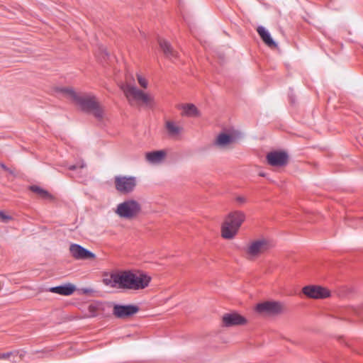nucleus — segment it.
Instances as JSON below:
<instances>
[{
    "label": "nucleus",
    "mask_w": 363,
    "mask_h": 363,
    "mask_svg": "<svg viewBox=\"0 0 363 363\" xmlns=\"http://www.w3.org/2000/svg\"><path fill=\"white\" fill-rule=\"evenodd\" d=\"M30 189L33 192L37 194L40 197L43 199H49L52 197L48 191L38 186H31Z\"/></svg>",
    "instance_id": "23"
},
{
    "label": "nucleus",
    "mask_w": 363,
    "mask_h": 363,
    "mask_svg": "<svg viewBox=\"0 0 363 363\" xmlns=\"http://www.w3.org/2000/svg\"><path fill=\"white\" fill-rule=\"evenodd\" d=\"M246 319L242 315L235 313H225L223 316V323L225 327H232L245 324Z\"/></svg>",
    "instance_id": "14"
},
{
    "label": "nucleus",
    "mask_w": 363,
    "mask_h": 363,
    "mask_svg": "<svg viewBox=\"0 0 363 363\" xmlns=\"http://www.w3.org/2000/svg\"><path fill=\"white\" fill-rule=\"evenodd\" d=\"M166 129L171 136H177L182 131V127L172 121H166Z\"/></svg>",
    "instance_id": "21"
},
{
    "label": "nucleus",
    "mask_w": 363,
    "mask_h": 363,
    "mask_svg": "<svg viewBox=\"0 0 363 363\" xmlns=\"http://www.w3.org/2000/svg\"><path fill=\"white\" fill-rule=\"evenodd\" d=\"M96 306H94L93 305H90L89 306V312L90 313L91 316H95L96 315Z\"/></svg>",
    "instance_id": "28"
},
{
    "label": "nucleus",
    "mask_w": 363,
    "mask_h": 363,
    "mask_svg": "<svg viewBox=\"0 0 363 363\" xmlns=\"http://www.w3.org/2000/svg\"><path fill=\"white\" fill-rule=\"evenodd\" d=\"M55 91L60 96L72 101L83 111L94 113H102L106 111L104 106L93 94L78 93L71 86H57L55 88Z\"/></svg>",
    "instance_id": "1"
},
{
    "label": "nucleus",
    "mask_w": 363,
    "mask_h": 363,
    "mask_svg": "<svg viewBox=\"0 0 363 363\" xmlns=\"http://www.w3.org/2000/svg\"><path fill=\"white\" fill-rule=\"evenodd\" d=\"M245 220V214L242 211H235L230 213L221 227L222 237L225 239L233 238Z\"/></svg>",
    "instance_id": "3"
},
{
    "label": "nucleus",
    "mask_w": 363,
    "mask_h": 363,
    "mask_svg": "<svg viewBox=\"0 0 363 363\" xmlns=\"http://www.w3.org/2000/svg\"><path fill=\"white\" fill-rule=\"evenodd\" d=\"M85 167L84 163V162H81L80 165H77V164L72 165V166H70V167H69V169L70 170H74V169H77V168H78V167L83 168V167Z\"/></svg>",
    "instance_id": "30"
},
{
    "label": "nucleus",
    "mask_w": 363,
    "mask_h": 363,
    "mask_svg": "<svg viewBox=\"0 0 363 363\" xmlns=\"http://www.w3.org/2000/svg\"><path fill=\"white\" fill-rule=\"evenodd\" d=\"M69 252L72 256L77 259H93L96 257L93 252L77 244H72L69 247Z\"/></svg>",
    "instance_id": "13"
},
{
    "label": "nucleus",
    "mask_w": 363,
    "mask_h": 363,
    "mask_svg": "<svg viewBox=\"0 0 363 363\" xmlns=\"http://www.w3.org/2000/svg\"><path fill=\"white\" fill-rule=\"evenodd\" d=\"M1 167L5 170H8L7 167L4 164H1Z\"/></svg>",
    "instance_id": "31"
},
{
    "label": "nucleus",
    "mask_w": 363,
    "mask_h": 363,
    "mask_svg": "<svg viewBox=\"0 0 363 363\" xmlns=\"http://www.w3.org/2000/svg\"><path fill=\"white\" fill-rule=\"evenodd\" d=\"M75 290L76 287L74 285L72 284H67L62 286L52 287L49 289V291L62 296H69L72 294Z\"/></svg>",
    "instance_id": "17"
},
{
    "label": "nucleus",
    "mask_w": 363,
    "mask_h": 363,
    "mask_svg": "<svg viewBox=\"0 0 363 363\" xmlns=\"http://www.w3.org/2000/svg\"><path fill=\"white\" fill-rule=\"evenodd\" d=\"M139 308L134 305H118L113 306V314L118 318H127L138 312Z\"/></svg>",
    "instance_id": "12"
},
{
    "label": "nucleus",
    "mask_w": 363,
    "mask_h": 363,
    "mask_svg": "<svg viewBox=\"0 0 363 363\" xmlns=\"http://www.w3.org/2000/svg\"><path fill=\"white\" fill-rule=\"evenodd\" d=\"M95 116H96L97 117V118H99V119H101V118H102V115H100V114L95 115Z\"/></svg>",
    "instance_id": "33"
},
{
    "label": "nucleus",
    "mask_w": 363,
    "mask_h": 363,
    "mask_svg": "<svg viewBox=\"0 0 363 363\" xmlns=\"http://www.w3.org/2000/svg\"><path fill=\"white\" fill-rule=\"evenodd\" d=\"M236 201L240 204L245 203L246 202V199L244 196H237L235 199Z\"/></svg>",
    "instance_id": "29"
},
{
    "label": "nucleus",
    "mask_w": 363,
    "mask_h": 363,
    "mask_svg": "<svg viewBox=\"0 0 363 363\" xmlns=\"http://www.w3.org/2000/svg\"><path fill=\"white\" fill-rule=\"evenodd\" d=\"M133 81V76L127 75L125 81L120 84V89L126 99L129 103H137L147 107L150 111H155L157 103L154 95L138 89Z\"/></svg>",
    "instance_id": "2"
},
{
    "label": "nucleus",
    "mask_w": 363,
    "mask_h": 363,
    "mask_svg": "<svg viewBox=\"0 0 363 363\" xmlns=\"http://www.w3.org/2000/svg\"><path fill=\"white\" fill-rule=\"evenodd\" d=\"M117 277V272L112 273L109 277L104 278L103 283L106 286L111 287H118V283L115 281V278Z\"/></svg>",
    "instance_id": "24"
},
{
    "label": "nucleus",
    "mask_w": 363,
    "mask_h": 363,
    "mask_svg": "<svg viewBox=\"0 0 363 363\" xmlns=\"http://www.w3.org/2000/svg\"><path fill=\"white\" fill-rule=\"evenodd\" d=\"M140 211V204L133 199H128L119 203L114 211L120 218L127 220L135 218Z\"/></svg>",
    "instance_id": "5"
},
{
    "label": "nucleus",
    "mask_w": 363,
    "mask_h": 363,
    "mask_svg": "<svg viewBox=\"0 0 363 363\" xmlns=\"http://www.w3.org/2000/svg\"><path fill=\"white\" fill-rule=\"evenodd\" d=\"M158 43L166 57L172 61L178 57L177 52L173 49L169 42L164 39H159Z\"/></svg>",
    "instance_id": "15"
},
{
    "label": "nucleus",
    "mask_w": 363,
    "mask_h": 363,
    "mask_svg": "<svg viewBox=\"0 0 363 363\" xmlns=\"http://www.w3.org/2000/svg\"><path fill=\"white\" fill-rule=\"evenodd\" d=\"M151 277L144 273H134L130 271L126 289L140 290L148 286Z\"/></svg>",
    "instance_id": "6"
},
{
    "label": "nucleus",
    "mask_w": 363,
    "mask_h": 363,
    "mask_svg": "<svg viewBox=\"0 0 363 363\" xmlns=\"http://www.w3.org/2000/svg\"><path fill=\"white\" fill-rule=\"evenodd\" d=\"M350 312H352L355 315H361L363 314V308L362 307H358V308H355V307H352L351 308L349 309Z\"/></svg>",
    "instance_id": "26"
},
{
    "label": "nucleus",
    "mask_w": 363,
    "mask_h": 363,
    "mask_svg": "<svg viewBox=\"0 0 363 363\" xmlns=\"http://www.w3.org/2000/svg\"><path fill=\"white\" fill-rule=\"evenodd\" d=\"M166 157L164 150H158L147 152L145 158L147 162L152 164L160 163Z\"/></svg>",
    "instance_id": "18"
},
{
    "label": "nucleus",
    "mask_w": 363,
    "mask_h": 363,
    "mask_svg": "<svg viewBox=\"0 0 363 363\" xmlns=\"http://www.w3.org/2000/svg\"><path fill=\"white\" fill-rule=\"evenodd\" d=\"M273 246L270 240L262 238L251 241L244 251L248 259H254L269 250Z\"/></svg>",
    "instance_id": "4"
},
{
    "label": "nucleus",
    "mask_w": 363,
    "mask_h": 363,
    "mask_svg": "<svg viewBox=\"0 0 363 363\" xmlns=\"http://www.w3.org/2000/svg\"><path fill=\"white\" fill-rule=\"evenodd\" d=\"M136 78L138 84L143 89H147L149 85L148 79L142 74L138 73L136 74Z\"/></svg>",
    "instance_id": "25"
},
{
    "label": "nucleus",
    "mask_w": 363,
    "mask_h": 363,
    "mask_svg": "<svg viewBox=\"0 0 363 363\" xmlns=\"http://www.w3.org/2000/svg\"><path fill=\"white\" fill-rule=\"evenodd\" d=\"M114 183L118 191L121 194H128L134 190L136 179L134 177L116 176Z\"/></svg>",
    "instance_id": "7"
},
{
    "label": "nucleus",
    "mask_w": 363,
    "mask_h": 363,
    "mask_svg": "<svg viewBox=\"0 0 363 363\" xmlns=\"http://www.w3.org/2000/svg\"><path fill=\"white\" fill-rule=\"evenodd\" d=\"M11 218L9 216H6L4 212L0 211V220L3 222H8L9 220H10Z\"/></svg>",
    "instance_id": "27"
},
{
    "label": "nucleus",
    "mask_w": 363,
    "mask_h": 363,
    "mask_svg": "<svg viewBox=\"0 0 363 363\" xmlns=\"http://www.w3.org/2000/svg\"><path fill=\"white\" fill-rule=\"evenodd\" d=\"M268 164L273 167H284L289 162V155L283 151H272L267 155Z\"/></svg>",
    "instance_id": "11"
},
{
    "label": "nucleus",
    "mask_w": 363,
    "mask_h": 363,
    "mask_svg": "<svg viewBox=\"0 0 363 363\" xmlns=\"http://www.w3.org/2000/svg\"><path fill=\"white\" fill-rule=\"evenodd\" d=\"M257 31L259 35L260 38L263 40V42L269 48H275L277 47V44L274 42V40L271 37L269 31L263 26H258L257 28Z\"/></svg>",
    "instance_id": "16"
},
{
    "label": "nucleus",
    "mask_w": 363,
    "mask_h": 363,
    "mask_svg": "<svg viewBox=\"0 0 363 363\" xmlns=\"http://www.w3.org/2000/svg\"><path fill=\"white\" fill-rule=\"evenodd\" d=\"M302 292L307 297L314 299L325 298L330 296L328 289L317 285L306 286L302 289Z\"/></svg>",
    "instance_id": "9"
},
{
    "label": "nucleus",
    "mask_w": 363,
    "mask_h": 363,
    "mask_svg": "<svg viewBox=\"0 0 363 363\" xmlns=\"http://www.w3.org/2000/svg\"><path fill=\"white\" fill-rule=\"evenodd\" d=\"M25 355V352L23 350L13 351L0 354V359H9L13 362L21 361Z\"/></svg>",
    "instance_id": "20"
},
{
    "label": "nucleus",
    "mask_w": 363,
    "mask_h": 363,
    "mask_svg": "<svg viewBox=\"0 0 363 363\" xmlns=\"http://www.w3.org/2000/svg\"><path fill=\"white\" fill-rule=\"evenodd\" d=\"M130 274V271H121L117 272L115 281L118 283V288L126 289Z\"/></svg>",
    "instance_id": "19"
},
{
    "label": "nucleus",
    "mask_w": 363,
    "mask_h": 363,
    "mask_svg": "<svg viewBox=\"0 0 363 363\" xmlns=\"http://www.w3.org/2000/svg\"><path fill=\"white\" fill-rule=\"evenodd\" d=\"M177 110L182 113H199L201 110L193 104H181L177 106Z\"/></svg>",
    "instance_id": "22"
},
{
    "label": "nucleus",
    "mask_w": 363,
    "mask_h": 363,
    "mask_svg": "<svg viewBox=\"0 0 363 363\" xmlns=\"http://www.w3.org/2000/svg\"><path fill=\"white\" fill-rule=\"evenodd\" d=\"M237 139L235 131L222 132L216 137L213 145L220 149H227L233 145Z\"/></svg>",
    "instance_id": "10"
},
{
    "label": "nucleus",
    "mask_w": 363,
    "mask_h": 363,
    "mask_svg": "<svg viewBox=\"0 0 363 363\" xmlns=\"http://www.w3.org/2000/svg\"><path fill=\"white\" fill-rule=\"evenodd\" d=\"M259 175L260 177H265V176H266L265 173H264V172H260V173L259 174Z\"/></svg>",
    "instance_id": "32"
},
{
    "label": "nucleus",
    "mask_w": 363,
    "mask_h": 363,
    "mask_svg": "<svg viewBox=\"0 0 363 363\" xmlns=\"http://www.w3.org/2000/svg\"><path fill=\"white\" fill-rule=\"evenodd\" d=\"M256 310L259 313L275 315L283 312L284 306L278 301H265L257 304Z\"/></svg>",
    "instance_id": "8"
}]
</instances>
